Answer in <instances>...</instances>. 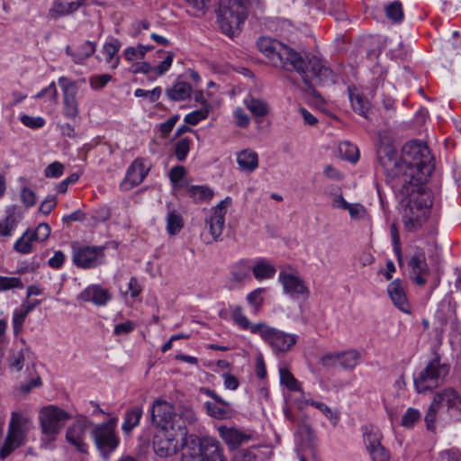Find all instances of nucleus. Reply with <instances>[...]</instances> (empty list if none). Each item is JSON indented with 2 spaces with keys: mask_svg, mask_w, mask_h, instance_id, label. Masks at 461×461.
Instances as JSON below:
<instances>
[{
  "mask_svg": "<svg viewBox=\"0 0 461 461\" xmlns=\"http://www.w3.org/2000/svg\"><path fill=\"white\" fill-rule=\"evenodd\" d=\"M378 161L391 183H419L426 185L434 169L433 158L426 143L408 141L398 158L392 147L378 150Z\"/></svg>",
  "mask_w": 461,
  "mask_h": 461,
  "instance_id": "obj_1",
  "label": "nucleus"
},
{
  "mask_svg": "<svg viewBox=\"0 0 461 461\" xmlns=\"http://www.w3.org/2000/svg\"><path fill=\"white\" fill-rule=\"evenodd\" d=\"M257 46L273 66L289 72H296L306 86L335 82L333 71L315 55H303L269 37H260Z\"/></svg>",
  "mask_w": 461,
  "mask_h": 461,
  "instance_id": "obj_2",
  "label": "nucleus"
},
{
  "mask_svg": "<svg viewBox=\"0 0 461 461\" xmlns=\"http://www.w3.org/2000/svg\"><path fill=\"white\" fill-rule=\"evenodd\" d=\"M401 197L403 227L414 231L424 224L433 204V195L426 185L419 183H391Z\"/></svg>",
  "mask_w": 461,
  "mask_h": 461,
  "instance_id": "obj_3",
  "label": "nucleus"
},
{
  "mask_svg": "<svg viewBox=\"0 0 461 461\" xmlns=\"http://www.w3.org/2000/svg\"><path fill=\"white\" fill-rule=\"evenodd\" d=\"M231 318L234 324L240 329L258 335L276 355L290 351L299 339L295 334L287 333L264 321L252 323L244 314L240 305H235L231 308Z\"/></svg>",
  "mask_w": 461,
  "mask_h": 461,
  "instance_id": "obj_4",
  "label": "nucleus"
},
{
  "mask_svg": "<svg viewBox=\"0 0 461 461\" xmlns=\"http://www.w3.org/2000/svg\"><path fill=\"white\" fill-rule=\"evenodd\" d=\"M438 418L461 420V395L453 388L438 391L424 418L428 430H434Z\"/></svg>",
  "mask_w": 461,
  "mask_h": 461,
  "instance_id": "obj_5",
  "label": "nucleus"
},
{
  "mask_svg": "<svg viewBox=\"0 0 461 461\" xmlns=\"http://www.w3.org/2000/svg\"><path fill=\"white\" fill-rule=\"evenodd\" d=\"M449 366L441 363L438 356L428 362L426 366L414 374L413 384L419 393H426L443 384Z\"/></svg>",
  "mask_w": 461,
  "mask_h": 461,
  "instance_id": "obj_6",
  "label": "nucleus"
},
{
  "mask_svg": "<svg viewBox=\"0 0 461 461\" xmlns=\"http://www.w3.org/2000/svg\"><path fill=\"white\" fill-rule=\"evenodd\" d=\"M246 7L240 0H221L217 14V22L221 32L232 37L246 20Z\"/></svg>",
  "mask_w": 461,
  "mask_h": 461,
  "instance_id": "obj_7",
  "label": "nucleus"
},
{
  "mask_svg": "<svg viewBox=\"0 0 461 461\" xmlns=\"http://www.w3.org/2000/svg\"><path fill=\"white\" fill-rule=\"evenodd\" d=\"M185 436L172 425L158 428L153 437V449L161 457L173 456L183 447Z\"/></svg>",
  "mask_w": 461,
  "mask_h": 461,
  "instance_id": "obj_8",
  "label": "nucleus"
},
{
  "mask_svg": "<svg viewBox=\"0 0 461 461\" xmlns=\"http://www.w3.org/2000/svg\"><path fill=\"white\" fill-rule=\"evenodd\" d=\"M104 247L72 244V262L82 269L95 268L104 264Z\"/></svg>",
  "mask_w": 461,
  "mask_h": 461,
  "instance_id": "obj_9",
  "label": "nucleus"
},
{
  "mask_svg": "<svg viewBox=\"0 0 461 461\" xmlns=\"http://www.w3.org/2000/svg\"><path fill=\"white\" fill-rule=\"evenodd\" d=\"M116 423L117 418H112L107 422L97 425L92 431L95 446L105 459L116 449L120 442L115 433Z\"/></svg>",
  "mask_w": 461,
  "mask_h": 461,
  "instance_id": "obj_10",
  "label": "nucleus"
},
{
  "mask_svg": "<svg viewBox=\"0 0 461 461\" xmlns=\"http://www.w3.org/2000/svg\"><path fill=\"white\" fill-rule=\"evenodd\" d=\"M39 419L42 432L54 438L71 419V415L56 405H48L41 410Z\"/></svg>",
  "mask_w": 461,
  "mask_h": 461,
  "instance_id": "obj_11",
  "label": "nucleus"
},
{
  "mask_svg": "<svg viewBox=\"0 0 461 461\" xmlns=\"http://www.w3.org/2000/svg\"><path fill=\"white\" fill-rule=\"evenodd\" d=\"M189 443L193 449L203 457V461H226L223 447L214 438L203 437L191 438Z\"/></svg>",
  "mask_w": 461,
  "mask_h": 461,
  "instance_id": "obj_12",
  "label": "nucleus"
},
{
  "mask_svg": "<svg viewBox=\"0 0 461 461\" xmlns=\"http://www.w3.org/2000/svg\"><path fill=\"white\" fill-rule=\"evenodd\" d=\"M230 204L231 198L226 197L215 207L212 208V214L205 219V226L208 227L212 236V240H207V243L217 241L222 234L225 226V215Z\"/></svg>",
  "mask_w": 461,
  "mask_h": 461,
  "instance_id": "obj_13",
  "label": "nucleus"
},
{
  "mask_svg": "<svg viewBox=\"0 0 461 461\" xmlns=\"http://www.w3.org/2000/svg\"><path fill=\"white\" fill-rule=\"evenodd\" d=\"M278 281L283 286L284 294L293 299L307 298L310 294L305 281L297 273L281 271Z\"/></svg>",
  "mask_w": 461,
  "mask_h": 461,
  "instance_id": "obj_14",
  "label": "nucleus"
},
{
  "mask_svg": "<svg viewBox=\"0 0 461 461\" xmlns=\"http://www.w3.org/2000/svg\"><path fill=\"white\" fill-rule=\"evenodd\" d=\"M58 83L63 93V113L68 119L74 120L79 113L77 83L65 77H59Z\"/></svg>",
  "mask_w": 461,
  "mask_h": 461,
  "instance_id": "obj_15",
  "label": "nucleus"
},
{
  "mask_svg": "<svg viewBox=\"0 0 461 461\" xmlns=\"http://www.w3.org/2000/svg\"><path fill=\"white\" fill-rule=\"evenodd\" d=\"M410 276L412 281L422 286L427 283L429 269L426 262V256L422 249H417L409 259Z\"/></svg>",
  "mask_w": 461,
  "mask_h": 461,
  "instance_id": "obj_16",
  "label": "nucleus"
},
{
  "mask_svg": "<svg viewBox=\"0 0 461 461\" xmlns=\"http://www.w3.org/2000/svg\"><path fill=\"white\" fill-rule=\"evenodd\" d=\"M382 435L378 429H371L364 434L366 447L372 461H389L390 454L381 444Z\"/></svg>",
  "mask_w": 461,
  "mask_h": 461,
  "instance_id": "obj_17",
  "label": "nucleus"
},
{
  "mask_svg": "<svg viewBox=\"0 0 461 461\" xmlns=\"http://www.w3.org/2000/svg\"><path fill=\"white\" fill-rule=\"evenodd\" d=\"M87 420L78 419L71 424L66 432V439L81 453H87V444L85 442Z\"/></svg>",
  "mask_w": 461,
  "mask_h": 461,
  "instance_id": "obj_18",
  "label": "nucleus"
},
{
  "mask_svg": "<svg viewBox=\"0 0 461 461\" xmlns=\"http://www.w3.org/2000/svg\"><path fill=\"white\" fill-rule=\"evenodd\" d=\"M218 431L221 438L230 450L238 448L240 445L248 442L252 438L249 431L236 427L220 426Z\"/></svg>",
  "mask_w": 461,
  "mask_h": 461,
  "instance_id": "obj_19",
  "label": "nucleus"
},
{
  "mask_svg": "<svg viewBox=\"0 0 461 461\" xmlns=\"http://www.w3.org/2000/svg\"><path fill=\"white\" fill-rule=\"evenodd\" d=\"M149 167H146L142 158H136L128 167L122 186L130 189L143 182L149 174Z\"/></svg>",
  "mask_w": 461,
  "mask_h": 461,
  "instance_id": "obj_20",
  "label": "nucleus"
},
{
  "mask_svg": "<svg viewBox=\"0 0 461 461\" xmlns=\"http://www.w3.org/2000/svg\"><path fill=\"white\" fill-rule=\"evenodd\" d=\"M112 299V294L108 289L98 285H91L82 291L77 300L83 302H91L96 306H104Z\"/></svg>",
  "mask_w": 461,
  "mask_h": 461,
  "instance_id": "obj_21",
  "label": "nucleus"
},
{
  "mask_svg": "<svg viewBox=\"0 0 461 461\" xmlns=\"http://www.w3.org/2000/svg\"><path fill=\"white\" fill-rule=\"evenodd\" d=\"M175 415L174 407L163 400H157L151 408V420L158 427L168 426Z\"/></svg>",
  "mask_w": 461,
  "mask_h": 461,
  "instance_id": "obj_22",
  "label": "nucleus"
},
{
  "mask_svg": "<svg viewBox=\"0 0 461 461\" xmlns=\"http://www.w3.org/2000/svg\"><path fill=\"white\" fill-rule=\"evenodd\" d=\"M387 293L395 307L402 312H411L405 287L400 279H395L388 285Z\"/></svg>",
  "mask_w": 461,
  "mask_h": 461,
  "instance_id": "obj_23",
  "label": "nucleus"
},
{
  "mask_svg": "<svg viewBox=\"0 0 461 461\" xmlns=\"http://www.w3.org/2000/svg\"><path fill=\"white\" fill-rule=\"evenodd\" d=\"M96 50L95 41H86L82 43L77 50H73L70 46L66 48L67 55L70 56L77 64H83L86 59L90 58Z\"/></svg>",
  "mask_w": 461,
  "mask_h": 461,
  "instance_id": "obj_24",
  "label": "nucleus"
},
{
  "mask_svg": "<svg viewBox=\"0 0 461 461\" xmlns=\"http://www.w3.org/2000/svg\"><path fill=\"white\" fill-rule=\"evenodd\" d=\"M237 163L241 170L251 173L258 167V153L249 149H243L237 154Z\"/></svg>",
  "mask_w": 461,
  "mask_h": 461,
  "instance_id": "obj_25",
  "label": "nucleus"
},
{
  "mask_svg": "<svg viewBox=\"0 0 461 461\" xmlns=\"http://www.w3.org/2000/svg\"><path fill=\"white\" fill-rule=\"evenodd\" d=\"M79 8L78 2H63L61 0H53L49 14L51 18H59L69 15Z\"/></svg>",
  "mask_w": 461,
  "mask_h": 461,
  "instance_id": "obj_26",
  "label": "nucleus"
},
{
  "mask_svg": "<svg viewBox=\"0 0 461 461\" xmlns=\"http://www.w3.org/2000/svg\"><path fill=\"white\" fill-rule=\"evenodd\" d=\"M244 104L254 117L263 118L269 113L268 103L261 98L248 95L244 99Z\"/></svg>",
  "mask_w": 461,
  "mask_h": 461,
  "instance_id": "obj_27",
  "label": "nucleus"
},
{
  "mask_svg": "<svg viewBox=\"0 0 461 461\" xmlns=\"http://www.w3.org/2000/svg\"><path fill=\"white\" fill-rule=\"evenodd\" d=\"M121 49V42L117 39H112L104 44L102 52L105 61L110 64L111 68L115 69L120 63V57L117 55Z\"/></svg>",
  "mask_w": 461,
  "mask_h": 461,
  "instance_id": "obj_28",
  "label": "nucleus"
},
{
  "mask_svg": "<svg viewBox=\"0 0 461 461\" xmlns=\"http://www.w3.org/2000/svg\"><path fill=\"white\" fill-rule=\"evenodd\" d=\"M251 270L257 280L273 278L276 272L275 266L266 258L258 259Z\"/></svg>",
  "mask_w": 461,
  "mask_h": 461,
  "instance_id": "obj_29",
  "label": "nucleus"
},
{
  "mask_svg": "<svg viewBox=\"0 0 461 461\" xmlns=\"http://www.w3.org/2000/svg\"><path fill=\"white\" fill-rule=\"evenodd\" d=\"M143 411L140 406H133L125 411L124 420L122 429L124 433L129 434L135 427L140 424Z\"/></svg>",
  "mask_w": 461,
  "mask_h": 461,
  "instance_id": "obj_30",
  "label": "nucleus"
},
{
  "mask_svg": "<svg viewBox=\"0 0 461 461\" xmlns=\"http://www.w3.org/2000/svg\"><path fill=\"white\" fill-rule=\"evenodd\" d=\"M191 85L184 81L176 82L172 87L166 91L167 97L175 102L187 99L191 95Z\"/></svg>",
  "mask_w": 461,
  "mask_h": 461,
  "instance_id": "obj_31",
  "label": "nucleus"
},
{
  "mask_svg": "<svg viewBox=\"0 0 461 461\" xmlns=\"http://www.w3.org/2000/svg\"><path fill=\"white\" fill-rule=\"evenodd\" d=\"M28 422V417L21 412L14 411L9 421L8 432L25 438Z\"/></svg>",
  "mask_w": 461,
  "mask_h": 461,
  "instance_id": "obj_32",
  "label": "nucleus"
},
{
  "mask_svg": "<svg viewBox=\"0 0 461 461\" xmlns=\"http://www.w3.org/2000/svg\"><path fill=\"white\" fill-rule=\"evenodd\" d=\"M21 342L23 344V347L20 348L17 350L14 349L12 351L11 356L8 358L10 366L17 371L22 370V368L24 366L25 360L29 358L31 355V350L25 345V341L22 339Z\"/></svg>",
  "mask_w": 461,
  "mask_h": 461,
  "instance_id": "obj_33",
  "label": "nucleus"
},
{
  "mask_svg": "<svg viewBox=\"0 0 461 461\" xmlns=\"http://www.w3.org/2000/svg\"><path fill=\"white\" fill-rule=\"evenodd\" d=\"M25 438L7 432L4 445L0 448V457L2 459L10 456L16 448L24 443Z\"/></svg>",
  "mask_w": 461,
  "mask_h": 461,
  "instance_id": "obj_34",
  "label": "nucleus"
},
{
  "mask_svg": "<svg viewBox=\"0 0 461 461\" xmlns=\"http://www.w3.org/2000/svg\"><path fill=\"white\" fill-rule=\"evenodd\" d=\"M350 102L353 110L358 113L361 116L368 118V112L370 109V102L361 93H351Z\"/></svg>",
  "mask_w": 461,
  "mask_h": 461,
  "instance_id": "obj_35",
  "label": "nucleus"
},
{
  "mask_svg": "<svg viewBox=\"0 0 461 461\" xmlns=\"http://www.w3.org/2000/svg\"><path fill=\"white\" fill-rule=\"evenodd\" d=\"M250 270L248 261H239L232 267L230 281L234 284L242 283L249 276Z\"/></svg>",
  "mask_w": 461,
  "mask_h": 461,
  "instance_id": "obj_36",
  "label": "nucleus"
},
{
  "mask_svg": "<svg viewBox=\"0 0 461 461\" xmlns=\"http://www.w3.org/2000/svg\"><path fill=\"white\" fill-rule=\"evenodd\" d=\"M187 193L194 202L209 201L214 195V192L208 185H191Z\"/></svg>",
  "mask_w": 461,
  "mask_h": 461,
  "instance_id": "obj_37",
  "label": "nucleus"
},
{
  "mask_svg": "<svg viewBox=\"0 0 461 461\" xmlns=\"http://www.w3.org/2000/svg\"><path fill=\"white\" fill-rule=\"evenodd\" d=\"M360 359V353L356 349L339 352V365L344 369L355 368Z\"/></svg>",
  "mask_w": 461,
  "mask_h": 461,
  "instance_id": "obj_38",
  "label": "nucleus"
},
{
  "mask_svg": "<svg viewBox=\"0 0 461 461\" xmlns=\"http://www.w3.org/2000/svg\"><path fill=\"white\" fill-rule=\"evenodd\" d=\"M280 383L290 391L301 392L302 384L286 367H279Z\"/></svg>",
  "mask_w": 461,
  "mask_h": 461,
  "instance_id": "obj_39",
  "label": "nucleus"
},
{
  "mask_svg": "<svg viewBox=\"0 0 461 461\" xmlns=\"http://www.w3.org/2000/svg\"><path fill=\"white\" fill-rule=\"evenodd\" d=\"M211 104L207 101H203V106L201 109L195 110L185 116L184 121L190 125H196L201 121L207 118Z\"/></svg>",
  "mask_w": 461,
  "mask_h": 461,
  "instance_id": "obj_40",
  "label": "nucleus"
},
{
  "mask_svg": "<svg viewBox=\"0 0 461 461\" xmlns=\"http://www.w3.org/2000/svg\"><path fill=\"white\" fill-rule=\"evenodd\" d=\"M306 403L317 408L334 426L339 422V412L337 411H332L325 403L313 400H307Z\"/></svg>",
  "mask_w": 461,
  "mask_h": 461,
  "instance_id": "obj_41",
  "label": "nucleus"
},
{
  "mask_svg": "<svg viewBox=\"0 0 461 461\" xmlns=\"http://www.w3.org/2000/svg\"><path fill=\"white\" fill-rule=\"evenodd\" d=\"M32 241H35V240L32 237L31 230H27L22 237L15 241L14 249L19 253L29 254L32 250Z\"/></svg>",
  "mask_w": 461,
  "mask_h": 461,
  "instance_id": "obj_42",
  "label": "nucleus"
},
{
  "mask_svg": "<svg viewBox=\"0 0 461 461\" xmlns=\"http://www.w3.org/2000/svg\"><path fill=\"white\" fill-rule=\"evenodd\" d=\"M184 227V221L182 216L176 212L175 211H171L167 213V230L170 235L177 234L181 229Z\"/></svg>",
  "mask_w": 461,
  "mask_h": 461,
  "instance_id": "obj_43",
  "label": "nucleus"
},
{
  "mask_svg": "<svg viewBox=\"0 0 461 461\" xmlns=\"http://www.w3.org/2000/svg\"><path fill=\"white\" fill-rule=\"evenodd\" d=\"M265 292V288H257L250 292L246 297L248 303L252 307V312L254 314H258L262 308L264 302L262 294Z\"/></svg>",
  "mask_w": 461,
  "mask_h": 461,
  "instance_id": "obj_44",
  "label": "nucleus"
},
{
  "mask_svg": "<svg viewBox=\"0 0 461 461\" xmlns=\"http://www.w3.org/2000/svg\"><path fill=\"white\" fill-rule=\"evenodd\" d=\"M17 226L14 212H7V215L0 221V237H10Z\"/></svg>",
  "mask_w": 461,
  "mask_h": 461,
  "instance_id": "obj_45",
  "label": "nucleus"
},
{
  "mask_svg": "<svg viewBox=\"0 0 461 461\" xmlns=\"http://www.w3.org/2000/svg\"><path fill=\"white\" fill-rule=\"evenodd\" d=\"M204 407L207 413L214 419H225L229 415V405H221L212 402H206Z\"/></svg>",
  "mask_w": 461,
  "mask_h": 461,
  "instance_id": "obj_46",
  "label": "nucleus"
},
{
  "mask_svg": "<svg viewBox=\"0 0 461 461\" xmlns=\"http://www.w3.org/2000/svg\"><path fill=\"white\" fill-rule=\"evenodd\" d=\"M386 17L393 23H401L403 19L402 5L399 1H394L385 7Z\"/></svg>",
  "mask_w": 461,
  "mask_h": 461,
  "instance_id": "obj_47",
  "label": "nucleus"
},
{
  "mask_svg": "<svg viewBox=\"0 0 461 461\" xmlns=\"http://www.w3.org/2000/svg\"><path fill=\"white\" fill-rule=\"evenodd\" d=\"M152 49L153 47L151 46H144L141 44L137 47H128L124 50L123 56L127 60L132 61L137 59H143L147 51Z\"/></svg>",
  "mask_w": 461,
  "mask_h": 461,
  "instance_id": "obj_48",
  "label": "nucleus"
},
{
  "mask_svg": "<svg viewBox=\"0 0 461 461\" xmlns=\"http://www.w3.org/2000/svg\"><path fill=\"white\" fill-rule=\"evenodd\" d=\"M421 418V413L419 410L415 408H408L403 414L401 425L407 429H411L416 422H418Z\"/></svg>",
  "mask_w": 461,
  "mask_h": 461,
  "instance_id": "obj_49",
  "label": "nucleus"
},
{
  "mask_svg": "<svg viewBox=\"0 0 461 461\" xmlns=\"http://www.w3.org/2000/svg\"><path fill=\"white\" fill-rule=\"evenodd\" d=\"M191 140L188 138H183L179 140L175 145V155L178 161H184L191 147Z\"/></svg>",
  "mask_w": 461,
  "mask_h": 461,
  "instance_id": "obj_50",
  "label": "nucleus"
},
{
  "mask_svg": "<svg viewBox=\"0 0 461 461\" xmlns=\"http://www.w3.org/2000/svg\"><path fill=\"white\" fill-rule=\"evenodd\" d=\"M28 310L23 309L21 306L19 309H16L13 314V328L14 335H17L21 332L23 329V322L28 315Z\"/></svg>",
  "mask_w": 461,
  "mask_h": 461,
  "instance_id": "obj_51",
  "label": "nucleus"
},
{
  "mask_svg": "<svg viewBox=\"0 0 461 461\" xmlns=\"http://www.w3.org/2000/svg\"><path fill=\"white\" fill-rule=\"evenodd\" d=\"M14 288H23V284L20 277H9L0 276V292Z\"/></svg>",
  "mask_w": 461,
  "mask_h": 461,
  "instance_id": "obj_52",
  "label": "nucleus"
},
{
  "mask_svg": "<svg viewBox=\"0 0 461 461\" xmlns=\"http://www.w3.org/2000/svg\"><path fill=\"white\" fill-rule=\"evenodd\" d=\"M50 227L46 222L40 223L34 230H31L32 237L35 241H45L50 235Z\"/></svg>",
  "mask_w": 461,
  "mask_h": 461,
  "instance_id": "obj_53",
  "label": "nucleus"
},
{
  "mask_svg": "<svg viewBox=\"0 0 461 461\" xmlns=\"http://www.w3.org/2000/svg\"><path fill=\"white\" fill-rule=\"evenodd\" d=\"M20 197L23 205L27 208L32 207L36 204L37 197L35 193L25 185L21 187Z\"/></svg>",
  "mask_w": 461,
  "mask_h": 461,
  "instance_id": "obj_54",
  "label": "nucleus"
},
{
  "mask_svg": "<svg viewBox=\"0 0 461 461\" xmlns=\"http://www.w3.org/2000/svg\"><path fill=\"white\" fill-rule=\"evenodd\" d=\"M161 93L162 89L160 86H157L150 91L138 88L135 90L134 95L136 97H147L150 103H155L159 99Z\"/></svg>",
  "mask_w": 461,
  "mask_h": 461,
  "instance_id": "obj_55",
  "label": "nucleus"
},
{
  "mask_svg": "<svg viewBox=\"0 0 461 461\" xmlns=\"http://www.w3.org/2000/svg\"><path fill=\"white\" fill-rule=\"evenodd\" d=\"M112 80L109 74L95 75L89 78V84L92 89L100 90L104 88Z\"/></svg>",
  "mask_w": 461,
  "mask_h": 461,
  "instance_id": "obj_56",
  "label": "nucleus"
},
{
  "mask_svg": "<svg viewBox=\"0 0 461 461\" xmlns=\"http://www.w3.org/2000/svg\"><path fill=\"white\" fill-rule=\"evenodd\" d=\"M332 197L331 206L336 209H343L348 206V203L342 196L341 191L339 187L333 189V192L330 193Z\"/></svg>",
  "mask_w": 461,
  "mask_h": 461,
  "instance_id": "obj_57",
  "label": "nucleus"
},
{
  "mask_svg": "<svg viewBox=\"0 0 461 461\" xmlns=\"http://www.w3.org/2000/svg\"><path fill=\"white\" fill-rule=\"evenodd\" d=\"M45 96L49 97L50 100L53 101L55 104L58 102V91L54 82H51L47 87L40 91L33 98L39 99Z\"/></svg>",
  "mask_w": 461,
  "mask_h": 461,
  "instance_id": "obj_58",
  "label": "nucleus"
},
{
  "mask_svg": "<svg viewBox=\"0 0 461 461\" xmlns=\"http://www.w3.org/2000/svg\"><path fill=\"white\" fill-rule=\"evenodd\" d=\"M339 150L345 158L350 162H356L358 159V149L354 145L346 142L339 148Z\"/></svg>",
  "mask_w": 461,
  "mask_h": 461,
  "instance_id": "obj_59",
  "label": "nucleus"
},
{
  "mask_svg": "<svg viewBox=\"0 0 461 461\" xmlns=\"http://www.w3.org/2000/svg\"><path fill=\"white\" fill-rule=\"evenodd\" d=\"M64 171V166L58 161L50 164L44 170L46 177L58 178L62 176Z\"/></svg>",
  "mask_w": 461,
  "mask_h": 461,
  "instance_id": "obj_60",
  "label": "nucleus"
},
{
  "mask_svg": "<svg viewBox=\"0 0 461 461\" xmlns=\"http://www.w3.org/2000/svg\"><path fill=\"white\" fill-rule=\"evenodd\" d=\"M21 122L23 125L31 129L41 128L45 124V120L41 116L32 117L30 115H23L21 117Z\"/></svg>",
  "mask_w": 461,
  "mask_h": 461,
  "instance_id": "obj_61",
  "label": "nucleus"
},
{
  "mask_svg": "<svg viewBox=\"0 0 461 461\" xmlns=\"http://www.w3.org/2000/svg\"><path fill=\"white\" fill-rule=\"evenodd\" d=\"M186 170L183 166H175L169 171V179L174 186H176L178 182L185 177Z\"/></svg>",
  "mask_w": 461,
  "mask_h": 461,
  "instance_id": "obj_62",
  "label": "nucleus"
},
{
  "mask_svg": "<svg viewBox=\"0 0 461 461\" xmlns=\"http://www.w3.org/2000/svg\"><path fill=\"white\" fill-rule=\"evenodd\" d=\"M135 326L136 325L133 321H127L125 322L119 323V324L115 325L113 333L116 336L126 335V334H129L131 331H133L135 329Z\"/></svg>",
  "mask_w": 461,
  "mask_h": 461,
  "instance_id": "obj_63",
  "label": "nucleus"
},
{
  "mask_svg": "<svg viewBox=\"0 0 461 461\" xmlns=\"http://www.w3.org/2000/svg\"><path fill=\"white\" fill-rule=\"evenodd\" d=\"M346 210L348 211L350 217L354 220L362 219L366 214V209L360 203H348Z\"/></svg>",
  "mask_w": 461,
  "mask_h": 461,
  "instance_id": "obj_64",
  "label": "nucleus"
}]
</instances>
